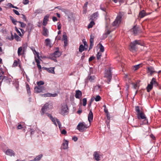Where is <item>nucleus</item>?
Wrapping results in <instances>:
<instances>
[{
	"label": "nucleus",
	"mask_w": 161,
	"mask_h": 161,
	"mask_svg": "<svg viewBox=\"0 0 161 161\" xmlns=\"http://www.w3.org/2000/svg\"><path fill=\"white\" fill-rule=\"evenodd\" d=\"M21 15L22 16L21 18H23L25 21H26V18L25 17V16L23 14H22Z\"/></svg>",
	"instance_id": "62"
},
{
	"label": "nucleus",
	"mask_w": 161,
	"mask_h": 161,
	"mask_svg": "<svg viewBox=\"0 0 161 161\" xmlns=\"http://www.w3.org/2000/svg\"><path fill=\"white\" fill-rule=\"evenodd\" d=\"M42 34L45 36H48V31L47 29L44 27L43 28V30L42 32Z\"/></svg>",
	"instance_id": "19"
},
{
	"label": "nucleus",
	"mask_w": 161,
	"mask_h": 161,
	"mask_svg": "<svg viewBox=\"0 0 161 161\" xmlns=\"http://www.w3.org/2000/svg\"><path fill=\"white\" fill-rule=\"evenodd\" d=\"M98 14L97 12H96L93 14L92 16V18L93 19H96V18L98 17Z\"/></svg>",
	"instance_id": "26"
},
{
	"label": "nucleus",
	"mask_w": 161,
	"mask_h": 161,
	"mask_svg": "<svg viewBox=\"0 0 161 161\" xmlns=\"http://www.w3.org/2000/svg\"><path fill=\"white\" fill-rule=\"evenodd\" d=\"M87 128L84 122H80L77 126V129L80 132H83Z\"/></svg>",
	"instance_id": "5"
},
{
	"label": "nucleus",
	"mask_w": 161,
	"mask_h": 161,
	"mask_svg": "<svg viewBox=\"0 0 161 161\" xmlns=\"http://www.w3.org/2000/svg\"><path fill=\"white\" fill-rule=\"evenodd\" d=\"M11 38H8V39L9 40H12L14 39V36L13 35V34L12 33H11Z\"/></svg>",
	"instance_id": "58"
},
{
	"label": "nucleus",
	"mask_w": 161,
	"mask_h": 161,
	"mask_svg": "<svg viewBox=\"0 0 161 161\" xmlns=\"http://www.w3.org/2000/svg\"><path fill=\"white\" fill-rule=\"evenodd\" d=\"M18 22H19V23L20 24L21 27H22V28L25 27V26H26V24L22 22H21V21H18Z\"/></svg>",
	"instance_id": "46"
},
{
	"label": "nucleus",
	"mask_w": 161,
	"mask_h": 161,
	"mask_svg": "<svg viewBox=\"0 0 161 161\" xmlns=\"http://www.w3.org/2000/svg\"><path fill=\"white\" fill-rule=\"evenodd\" d=\"M29 2L28 0H23V3L24 4H26Z\"/></svg>",
	"instance_id": "56"
},
{
	"label": "nucleus",
	"mask_w": 161,
	"mask_h": 161,
	"mask_svg": "<svg viewBox=\"0 0 161 161\" xmlns=\"http://www.w3.org/2000/svg\"><path fill=\"white\" fill-rule=\"evenodd\" d=\"M22 128V125L20 124L18 125L17 128L18 129H21Z\"/></svg>",
	"instance_id": "61"
},
{
	"label": "nucleus",
	"mask_w": 161,
	"mask_h": 161,
	"mask_svg": "<svg viewBox=\"0 0 161 161\" xmlns=\"http://www.w3.org/2000/svg\"><path fill=\"white\" fill-rule=\"evenodd\" d=\"M68 142L65 140H64L62 143L63 149H66L68 148Z\"/></svg>",
	"instance_id": "16"
},
{
	"label": "nucleus",
	"mask_w": 161,
	"mask_h": 161,
	"mask_svg": "<svg viewBox=\"0 0 161 161\" xmlns=\"http://www.w3.org/2000/svg\"><path fill=\"white\" fill-rule=\"evenodd\" d=\"M53 20L54 22H55L57 20V19L56 17L54 16L53 17Z\"/></svg>",
	"instance_id": "64"
},
{
	"label": "nucleus",
	"mask_w": 161,
	"mask_h": 161,
	"mask_svg": "<svg viewBox=\"0 0 161 161\" xmlns=\"http://www.w3.org/2000/svg\"><path fill=\"white\" fill-rule=\"evenodd\" d=\"M88 77L89 81L91 82H93L95 78V77L94 76L92 75H89Z\"/></svg>",
	"instance_id": "30"
},
{
	"label": "nucleus",
	"mask_w": 161,
	"mask_h": 161,
	"mask_svg": "<svg viewBox=\"0 0 161 161\" xmlns=\"http://www.w3.org/2000/svg\"><path fill=\"white\" fill-rule=\"evenodd\" d=\"M31 49L32 51L35 55V60H36V62L37 63V67L39 69L41 70L42 67L40 64V62L39 61V59H40L39 56V53L38 52L36 51L35 48L34 47L31 48Z\"/></svg>",
	"instance_id": "1"
},
{
	"label": "nucleus",
	"mask_w": 161,
	"mask_h": 161,
	"mask_svg": "<svg viewBox=\"0 0 161 161\" xmlns=\"http://www.w3.org/2000/svg\"><path fill=\"white\" fill-rule=\"evenodd\" d=\"M14 38L17 41H20L21 40L20 38L18 36L16 33H14Z\"/></svg>",
	"instance_id": "29"
},
{
	"label": "nucleus",
	"mask_w": 161,
	"mask_h": 161,
	"mask_svg": "<svg viewBox=\"0 0 161 161\" xmlns=\"http://www.w3.org/2000/svg\"><path fill=\"white\" fill-rule=\"evenodd\" d=\"M15 30L17 32V33L20 36H21L22 35L21 34V33L19 31V30L16 27H15Z\"/></svg>",
	"instance_id": "43"
},
{
	"label": "nucleus",
	"mask_w": 161,
	"mask_h": 161,
	"mask_svg": "<svg viewBox=\"0 0 161 161\" xmlns=\"http://www.w3.org/2000/svg\"><path fill=\"white\" fill-rule=\"evenodd\" d=\"M56 122H57L58 124V125L59 128H60L61 126V123L60 121H59V120L58 119H56Z\"/></svg>",
	"instance_id": "49"
},
{
	"label": "nucleus",
	"mask_w": 161,
	"mask_h": 161,
	"mask_svg": "<svg viewBox=\"0 0 161 161\" xmlns=\"http://www.w3.org/2000/svg\"><path fill=\"white\" fill-rule=\"evenodd\" d=\"M12 22L14 24V25H16V23L18 22L17 20H15L12 16H10L9 17Z\"/></svg>",
	"instance_id": "31"
},
{
	"label": "nucleus",
	"mask_w": 161,
	"mask_h": 161,
	"mask_svg": "<svg viewBox=\"0 0 161 161\" xmlns=\"http://www.w3.org/2000/svg\"><path fill=\"white\" fill-rule=\"evenodd\" d=\"M99 44L100 45L99 47L100 51L99 52H100L101 53L103 52L104 51V47L100 43H99Z\"/></svg>",
	"instance_id": "32"
},
{
	"label": "nucleus",
	"mask_w": 161,
	"mask_h": 161,
	"mask_svg": "<svg viewBox=\"0 0 161 161\" xmlns=\"http://www.w3.org/2000/svg\"><path fill=\"white\" fill-rule=\"evenodd\" d=\"M45 42L46 46H49L50 47H51V43L49 39L47 38L45 40Z\"/></svg>",
	"instance_id": "23"
},
{
	"label": "nucleus",
	"mask_w": 161,
	"mask_h": 161,
	"mask_svg": "<svg viewBox=\"0 0 161 161\" xmlns=\"http://www.w3.org/2000/svg\"><path fill=\"white\" fill-rule=\"evenodd\" d=\"M138 118L140 120H143V123L141 125L146 124L148 123V120L143 112H141L137 115Z\"/></svg>",
	"instance_id": "4"
},
{
	"label": "nucleus",
	"mask_w": 161,
	"mask_h": 161,
	"mask_svg": "<svg viewBox=\"0 0 161 161\" xmlns=\"http://www.w3.org/2000/svg\"><path fill=\"white\" fill-rule=\"evenodd\" d=\"M61 55V53L58 51H56L53 53L51 54L50 56V58L54 60L55 62L57 61L56 58L59 57Z\"/></svg>",
	"instance_id": "6"
},
{
	"label": "nucleus",
	"mask_w": 161,
	"mask_h": 161,
	"mask_svg": "<svg viewBox=\"0 0 161 161\" xmlns=\"http://www.w3.org/2000/svg\"><path fill=\"white\" fill-rule=\"evenodd\" d=\"M43 155L42 154H40L38 156H37L35 158H34V160H31V161H39L42 157Z\"/></svg>",
	"instance_id": "21"
},
{
	"label": "nucleus",
	"mask_w": 161,
	"mask_h": 161,
	"mask_svg": "<svg viewBox=\"0 0 161 161\" xmlns=\"http://www.w3.org/2000/svg\"><path fill=\"white\" fill-rule=\"evenodd\" d=\"M43 96L44 97H51V93H47L44 94H43Z\"/></svg>",
	"instance_id": "50"
},
{
	"label": "nucleus",
	"mask_w": 161,
	"mask_h": 161,
	"mask_svg": "<svg viewBox=\"0 0 161 161\" xmlns=\"http://www.w3.org/2000/svg\"><path fill=\"white\" fill-rule=\"evenodd\" d=\"M49 104L48 103H46L42 107V115H43L45 113V112L47 111L48 108Z\"/></svg>",
	"instance_id": "9"
},
{
	"label": "nucleus",
	"mask_w": 161,
	"mask_h": 161,
	"mask_svg": "<svg viewBox=\"0 0 161 161\" xmlns=\"http://www.w3.org/2000/svg\"><path fill=\"white\" fill-rule=\"evenodd\" d=\"M139 45L141 46H142L143 44L141 42L140 40H136L133 42H132L130 45V50L132 52L135 51L137 49L136 45Z\"/></svg>",
	"instance_id": "2"
},
{
	"label": "nucleus",
	"mask_w": 161,
	"mask_h": 161,
	"mask_svg": "<svg viewBox=\"0 0 161 161\" xmlns=\"http://www.w3.org/2000/svg\"><path fill=\"white\" fill-rule=\"evenodd\" d=\"M82 102H83V105L84 106H85L86 104L87 103V100L86 98H84L82 99Z\"/></svg>",
	"instance_id": "40"
},
{
	"label": "nucleus",
	"mask_w": 161,
	"mask_h": 161,
	"mask_svg": "<svg viewBox=\"0 0 161 161\" xmlns=\"http://www.w3.org/2000/svg\"><path fill=\"white\" fill-rule=\"evenodd\" d=\"M63 38L64 40H67V36L66 34H64L63 36Z\"/></svg>",
	"instance_id": "48"
},
{
	"label": "nucleus",
	"mask_w": 161,
	"mask_h": 161,
	"mask_svg": "<svg viewBox=\"0 0 161 161\" xmlns=\"http://www.w3.org/2000/svg\"><path fill=\"white\" fill-rule=\"evenodd\" d=\"M13 12L15 13V14H16L17 15H19V13L18 12V11L15 9H13Z\"/></svg>",
	"instance_id": "55"
},
{
	"label": "nucleus",
	"mask_w": 161,
	"mask_h": 161,
	"mask_svg": "<svg viewBox=\"0 0 161 161\" xmlns=\"http://www.w3.org/2000/svg\"><path fill=\"white\" fill-rule=\"evenodd\" d=\"M61 10L62 12H64L66 14H67L68 12V10L67 9H65L64 8H62L61 9Z\"/></svg>",
	"instance_id": "53"
},
{
	"label": "nucleus",
	"mask_w": 161,
	"mask_h": 161,
	"mask_svg": "<svg viewBox=\"0 0 161 161\" xmlns=\"http://www.w3.org/2000/svg\"><path fill=\"white\" fill-rule=\"evenodd\" d=\"M105 77L108 79L109 82H110L112 78V73L110 69H109L106 71Z\"/></svg>",
	"instance_id": "7"
},
{
	"label": "nucleus",
	"mask_w": 161,
	"mask_h": 161,
	"mask_svg": "<svg viewBox=\"0 0 161 161\" xmlns=\"http://www.w3.org/2000/svg\"><path fill=\"white\" fill-rule=\"evenodd\" d=\"M147 72L148 73H149L151 75H152L153 73L156 72L154 68L152 66L147 67Z\"/></svg>",
	"instance_id": "12"
},
{
	"label": "nucleus",
	"mask_w": 161,
	"mask_h": 161,
	"mask_svg": "<svg viewBox=\"0 0 161 161\" xmlns=\"http://www.w3.org/2000/svg\"><path fill=\"white\" fill-rule=\"evenodd\" d=\"M66 133V131L65 130H63L61 131V134H62L65 135Z\"/></svg>",
	"instance_id": "59"
},
{
	"label": "nucleus",
	"mask_w": 161,
	"mask_h": 161,
	"mask_svg": "<svg viewBox=\"0 0 161 161\" xmlns=\"http://www.w3.org/2000/svg\"><path fill=\"white\" fill-rule=\"evenodd\" d=\"M22 50L23 47H20L18 48V54L19 56L22 54Z\"/></svg>",
	"instance_id": "27"
},
{
	"label": "nucleus",
	"mask_w": 161,
	"mask_h": 161,
	"mask_svg": "<svg viewBox=\"0 0 161 161\" xmlns=\"http://www.w3.org/2000/svg\"><path fill=\"white\" fill-rule=\"evenodd\" d=\"M68 109L66 104L63 105L61 108V113L62 114H64L68 112Z\"/></svg>",
	"instance_id": "8"
},
{
	"label": "nucleus",
	"mask_w": 161,
	"mask_h": 161,
	"mask_svg": "<svg viewBox=\"0 0 161 161\" xmlns=\"http://www.w3.org/2000/svg\"><path fill=\"white\" fill-rule=\"evenodd\" d=\"M46 88L44 86H38L35 88V91L37 92H40L45 90Z\"/></svg>",
	"instance_id": "10"
},
{
	"label": "nucleus",
	"mask_w": 161,
	"mask_h": 161,
	"mask_svg": "<svg viewBox=\"0 0 161 161\" xmlns=\"http://www.w3.org/2000/svg\"><path fill=\"white\" fill-rule=\"evenodd\" d=\"M88 2H86L85 3V4H84V6H83V8L84 9H85L86 10V8L87 7V5H88Z\"/></svg>",
	"instance_id": "52"
},
{
	"label": "nucleus",
	"mask_w": 161,
	"mask_h": 161,
	"mask_svg": "<svg viewBox=\"0 0 161 161\" xmlns=\"http://www.w3.org/2000/svg\"><path fill=\"white\" fill-rule=\"evenodd\" d=\"M147 15L145 11L143 10L141 11L139 13V17L140 18H142Z\"/></svg>",
	"instance_id": "20"
},
{
	"label": "nucleus",
	"mask_w": 161,
	"mask_h": 161,
	"mask_svg": "<svg viewBox=\"0 0 161 161\" xmlns=\"http://www.w3.org/2000/svg\"><path fill=\"white\" fill-rule=\"evenodd\" d=\"M54 67H51L49 68H46L47 70L49 73L54 74L55 73L54 69Z\"/></svg>",
	"instance_id": "24"
},
{
	"label": "nucleus",
	"mask_w": 161,
	"mask_h": 161,
	"mask_svg": "<svg viewBox=\"0 0 161 161\" xmlns=\"http://www.w3.org/2000/svg\"><path fill=\"white\" fill-rule=\"evenodd\" d=\"M142 66V64H139L137 65H135L134 66V70H136L139 68L140 67Z\"/></svg>",
	"instance_id": "34"
},
{
	"label": "nucleus",
	"mask_w": 161,
	"mask_h": 161,
	"mask_svg": "<svg viewBox=\"0 0 161 161\" xmlns=\"http://www.w3.org/2000/svg\"><path fill=\"white\" fill-rule=\"evenodd\" d=\"M6 154L10 156H14L15 153L12 150L8 149L6 152Z\"/></svg>",
	"instance_id": "14"
},
{
	"label": "nucleus",
	"mask_w": 161,
	"mask_h": 161,
	"mask_svg": "<svg viewBox=\"0 0 161 161\" xmlns=\"http://www.w3.org/2000/svg\"><path fill=\"white\" fill-rule=\"evenodd\" d=\"M100 9L103 11H106V8L103 6V5L101 4L100 6Z\"/></svg>",
	"instance_id": "45"
},
{
	"label": "nucleus",
	"mask_w": 161,
	"mask_h": 161,
	"mask_svg": "<svg viewBox=\"0 0 161 161\" xmlns=\"http://www.w3.org/2000/svg\"><path fill=\"white\" fill-rule=\"evenodd\" d=\"M57 96V93H54V94H51V97H55Z\"/></svg>",
	"instance_id": "63"
},
{
	"label": "nucleus",
	"mask_w": 161,
	"mask_h": 161,
	"mask_svg": "<svg viewBox=\"0 0 161 161\" xmlns=\"http://www.w3.org/2000/svg\"><path fill=\"white\" fill-rule=\"evenodd\" d=\"M47 115L50 119L52 121V122H53V124L56 126H57V125L56 123V119H58L56 118H53L51 114H48V113H47L46 114Z\"/></svg>",
	"instance_id": "11"
},
{
	"label": "nucleus",
	"mask_w": 161,
	"mask_h": 161,
	"mask_svg": "<svg viewBox=\"0 0 161 161\" xmlns=\"http://www.w3.org/2000/svg\"><path fill=\"white\" fill-rule=\"evenodd\" d=\"M20 62L19 60H18V61L17 60H15L14 61V63L13 64V66L14 67H16L18 66V64H19V66L20 67V65L19 64V62Z\"/></svg>",
	"instance_id": "28"
},
{
	"label": "nucleus",
	"mask_w": 161,
	"mask_h": 161,
	"mask_svg": "<svg viewBox=\"0 0 161 161\" xmlns=\"http://www.w3.org/2000/svg\"><path fill=\"white\" fill-rule=\"evenodd\" d=\"M153 85L152 84H151V82L148 84L147 87V92H149L153 88Z\"/></svg>",
	"instance_id": "22"
},
{
	"label": "nucleus",
	"mask_w": 161,
	"mask_h": 161,
	"mask_svg": "<svg viewBox=\"0 0 161 161\" xmlns=\"http://www.w3.org/2000/svg\"><path fill=\"white\" fill-rule=\"evenodd\" d=\"M101 99L99 95H97L96 97L95 98V99L96 101L97 102L99 101Z\"/></svg>",
	"instance_id": "41"
},
{
	"label": "nucleus",
	"mask_w": 161,
	"mask_h": 161,
	"mask_svg": "<svg viewBox=\"0 0 161 161\" xmlns=\"http://www.w3.org/2000/svg\"><path fill=\"white\" fill-rule=\"evenodd\" d=\"M9 78L6 76H3L2 79V81H6Z\"/></svg>",
	"instance_id": "51"
},
{
	"label": "nucleus",
	"mask_w": 161,
	"mask_h": 161,
	"mask_svg": "<svg viewBox=\"0 0 161 161\" xmlns=\"http://www.w3.org/2000/svg\"><path fill=\"white\" fill-rule=\"evenodd\" d=\"M134 33L136 35L138 32V29L135 26H134L133 28Z\"/></svg>",
	"instance_id": "36"
},
{
	"label": "nucleus",
	"mask_w": 161,
	"mask_h": 161,
	"mask_svg": "<svg viewBox=\"0 0 161 161\" xmlns=\"http://www.w3.org/2000/svg\"><path fill=\"white\" fill-rule=\"evenodd\" d=\"M124 13L123 12H120L117 15L115 20L113 23L112 25L113 26H118L121 21V18L123 16Z\"/></svg>",
	"instance_id": "3"
},
{
	"label": "nucleus",
	"mask_w": 161,
	"mask_h": 161,
	"mask_svg": "<svg viewBox=\"0 0 161 161\" xmlns=\"http://www.w3.org/2000/svg\"><path fill=\"white\" fill-rule=\"evenodd\" d=\"M135 110L136 112L137 113V115H138V114L140 113L141 112H140L139 107L138 106L136 107Z\"/></svg>",
	"instance_id": "38"
},
{
	"label": "nucleus",
	"mask_w": 161,
	"mask_h": 161,
	"mask_svg": "<svg viewBox=\"0 0 161 161\" xmlns=\"http://www.w3.org/2000/svg\"><path fill=\"white\" fill-rule=\"evenodd\" d=\"M93 156L95 160L97 161H99L100 160L99 154L98 152H95L94 153Z\"/></svg>",
	"instance_id": "15"
},
{
	"label": "nucleus",
	"mask_w": 161,
	"mask_h": 161,
	"mask_svg": "<svg viewBox=\"0 0 161 161\" xmlns=\"http://www.w3.org/2000/svg\"><path fill=\"white\" fill-rule=\"evenodd\" d=\"M93 118V114L91 110L90 111L88 115V120L89 123H91L92 121Z\"/></svg>",
	"instance_id": "13"
},
{
	"label": "nucleus",
	"mask_w": 161,
	"mask_h": 161,
	"mask_svg": "<svg viewBox=\"0 0 161 161\" xmlns=\"http://www.w3.org/2000/svg\"><path fill=\"white\" fill-rule=\"evenodd\" d=\"M49 17V15H47L44 17L42 24L43 25L45 26L47 24V22L48 21Z\"/></svg>",
	"instance_id": "17"
},
{
	"label": "nucleus",
	"mask_w": 161,
	"mask_h": 161,
	"mask_svg": "<svg viewBox=\"0 0 161 161\" xmlns=\"http://www.w3.org/2000/svg\"><path fill=\"white\" fill-rule=\"evenodd\" d=\"M25 84H26V88L27 92L28 93H29L30 92V88L29 87V85L27 83H26Z\"/></svg>",
	"instance_id": "37"
},
{
	"label": "nucleus",
	"mask_w": 161,
	"mask_h": 161,
	"mask_svg": "<svg viewBox=\"0 0 161 161\" xmlns=\"http://www.w3.org/2000/svg\"><path fill=\"white\" fill-rule=\"evenodd\" d=\"M151 82V84H152L153 85H154L155 86H157L158 85L157 82L156 81V79L154 78H152Z\"/></svg>",
	"instance_id": "25"
},
{
	"label": "nucleus",
	"mask_w": 161,
	"mask_h": 161,
	"mask_svg": "<svg viewBox=\"0 0 161 161\" xmlns=\"http://www.w3.org/2000/svg\"><path fill=\"white\" fill-rule=\"evenodd\" d=\"M37 84L38 86H41L44 84V82L42 81H40L37 82Z\"/></svg>",
	"instance_id": "39"
},
{
	"label": "nucleus",
	"mask_w": 161,
	"mask_h": 161,
	"mask_svg": "<svg viewBox=\"0 0 161 161\" xmlns=\"http://www.w3.org/2000/svg\"><path fill=\"white\" fill-rule=\"evenodd\" d=\"M95 57L94 56H92L89 59V62H91L92 60H93L94 58Z\"/></svg>",
	"instance_id": "54"
},
{
	"label": "nucleus",
	"mask_w": 161,
	"mask_h": 161,
	"mask_svg": "<svg viewBox=\"0 0 161 161\" xmlns=\"http://www.w3.org/2000/svg\"><path fill=\"white\" fill-rule=\"evenodd\" d=\"M84 50V47L82 44H81L79 47V51L80 53L82 52Z\"/></svg>",
	"instance_id": "33"
},
{
	"label": "nucleus",
	"mask_w": 161,
	"mask_h": 161,
	"mask_svg": "<svg viewBox=\"0 0 161 161\" xmlns=\"http://www.w3.org/2000/svg\"><path fill=\"white\" fill-rule=\"evenodd\" d=\"M93 43H90V45L89 47V49L90 50L92 49L93 47Z\"/></svg>",
	"instance_id": "60"
},
{
	"label": "nucleus",
	"mask_w": 161,
	"mask_h": 161,
	"mask_svg": "<svg viewBox=\"0 0 161 161\" xmlns=\"http://www.w3.org/2000/svg\"><path fill=\"white\" fill-rule=\"evenodd\" d=\"M95 24V23L93 21H92L88 25V28L89 29L92 27L93 25Z\"/></svg>",
	"instance_id": "35"
},
{
	"label": "nucleus",
	"mask_w": 161,
	"mask_h": 161,
	"mask_svg": "<svg viewBox=\"0 0 161 161\" xmlns=\"http://www.w3.org/2000/svg\"><path fill=\"white\" fill-rule=\"evenodd\" d=\"M11 78H9L6 81H5V82L8 84H9L10 83V82L11 81Z\"/></svg>",
	"instance_id": "57"
},
{
	"label": "nucleus",
	"mask_w": 161,
	"mask_h": 161,
	"mask_svg": "<svg viewBox=\"0 0 161 161\" xmlns=\"http://www.w3.org/2000/svg\"><path fill=\"white\" fill-rule=\"evenodd\" d=\"M90 43H93L94 42V37L93 36L91 35V38L90 39Z\"/></svg>",
	"instance_id": "47"
},
{
	"label": "nucleus",
	"mask_w": 161,
	"mask_h": 161,
	"mask_svg": "<svg viewBox=\"0 0 161 161\" xmlns=\"http://www.w3.org/2000/svg\"><path fill=\"white\" fill-rule=\"evenodd\" d=\"M8 6L10 7H12V8H16V9H18L19 8H18L17 7L13 6L11 3H8Z\"/></svg>",
	"instance_id": "44"
},
{
	"label": "nucleus",
	"mask_w": 161,
	"mask_h": 161,
	"mask_svg": "<svg viewBox=\"0 0 161 161\" xmlns=\"http://www.w3.org/2000/svg\"><path fill=\"white\" fill-rule=\"evenodd\" d=\"M102 55V53L100 52H98L97 55V59L99 60L101 58V57Z\"/></svg>",
	"instance_id": "42"
},
{
	"label": "nucleus",
	"mask_w": 161,
	"mask_h": 161,
	"mask_svg": "<svg viewBox=\"0 0 161 161\" xmlns=\"http://www.w3.org/2000/svg\"><path fill=\"white\" fill-rule=\"evenodd\" d=\"M82 95V92H81L79 90H77L76 91V94H75V97L76 98H79Z\"/></svg>",
	"instance_id": "18"
}]
</instances>
